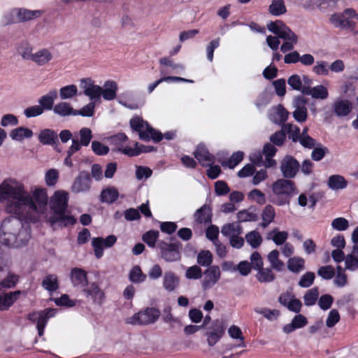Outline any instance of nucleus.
<instances>
[{
    "label": "nucleus",
    "mask_w": 358,
    "mask_h": 358,
    "mask_svg": "<svg viewBox=\"0 0 358 358\" xmlns=\"http://www.w3.org/2000/svg\"><path fill=\"white\" fill-rule=\"evenodd\" d=\"M78 94V88L75 85H69L62 87L59 90V97L61 99H69Z\"/></svg>",
    "instance_id": "53"
},
{
    "label": "nucleus",
    "mask_w": 358,
    "mask_h": 358,
    "mask_svg": "<svg viewBox=\"0 0 358 358\" xmlns=\"http://www.w3.org/2000/svg\"><path fill=\"white\" fill-rule=\"evenodd\" d=\"M313 149L311 158L313 160L316 162L322 160L329 152L328 148L323 146L320 143H318Z\"/></svg>",
    "instance_id": "57"
},
{
    "label": "nucleus",
    "mask_w": 358,
    "mask_h": 358,
    "mask_svg": "<svg viewBox=\"0 0 358 358\" xmlns=\"http://www.w3.org/2000/svg\"><path fill=\"white\" fill-rule=\"evenodd\" d=\"M352 103L346 99H338L332 105L333 112L338 117H347L352 113Z\"/></svg>",
    "instance_id": "23"
},
{
    "label": "nucleus",
    "mask_w": 358,
    "mask_h": 358,
    "mask_svg": "<svg viewBox=\"0 0 358 358\" xmlns=\"http://www.w3.org/2000/svg\"><path fill=\"white\" fill-rule=\"evenodd\" d=\"M129 124L131 129L138 132L140 139L144 141L152 140L158 143L163 137L166 140H172L176 136V132L173 131H167L162 135L161 132L151 127L146 121L138 116L132 117Z\"/></svg>",
    "instance_id": "5"
},
{
    "label": "nucleus",
    "mask_w": 358,
    "mask_h": 358,
    "mask_svg": "<svg viewBox=\"0 0 358 358\" xmlns=\"http://www.w3.org/2000/svg\"><path fill=\"white\" fill-rule=\"evenodd\" d=\"M160 315L159 311L154 308L146 309L135 313L126 319V323L132 325H147L155 322Z\"/></svg>",
    "instance_id": "9"
},
{
    "label": "nucleus",
    "mask_w": 358,
    "mask_h": 358,
    "mask_svg": "<svg viewBox=\"0 0 358 358\" xmlns=\"http://www.w3.org/2000/svg\"><path fill=\"white\" fill-rule=\"evenodd\" d=\"M38 138L43 145H53L58 141V135L53 129H44L40 131Z\"/></svg>",
    "instance_id": "30"
},
{
    "label": "nucleus",
    "mask_w": 358,
    "mask_h": 358,
    "mask_svg": "<svg viewBox=\"0 0 358 358\" xmlns=\"http://www.w3.org/2000/svg\"><path fill=\"white\" fill-rule=\"evenodd\" d=\"M42 286L50 292L56 291L58 287L57 277L55 275H48L43 279Z\"/></svg>",
    "instance_id": "49"
},
{
    "label": "nucleus",
    "mask_w": 358,
    "mask_h": 358,
    "mask_svg": "<svg viewBox=\"0 0 358 358\" xmlns=\"http://www.w3.org/2000/svg\"><path fill=\"white\" fill-rule=\"evenodd\" d=\"M117 242V237L115 235L108 236L106 238L97 237L92 240V245L94 252V255L97 259L103 255L104 248H109L113 246Z\"/></svg>",
    "instance_id": "17"
},
{
    "label": "nucleus",
    "mask_w": 358,
    "mask_h": 358,
    "mask_svg": "<svg viewBox=\"0 0 358 358\" xmlns=\"http://www.w3.org/2000/svg\"><path fill=\"white\" fill-rule=\"evenodd\" d=\"M92 179L88 172L81 171L75 178L72 185L71 191L73 193H85L91 187Z\"/></svg>",
    "instance_id": "18"
},
{
    "label": "nucleus",
    "mask_w": 358,
    "mask_h": 358,
    "mask_svg": "<svg viewBox=\"0 0 358 358\" xmlns=\"http://www.w3.org/2000/svg\"><path fill=\"white\" fill-rule=\"evenodd\" d=\"M194 156L202 166L212 165L215 161V156L209 152L203 144H200L197 146L194 152Z\"/></svg>",
    "instance_id": "25"
},
{
    "label": "nucleus",
    "mask_w": 358,
    "mask_h": 358,
    "mask_svg": "<svg viewBox=\"0 0 358 358\" xmlns=\"http://www.w3.org/2000/svg\"><path fill=\"white\" fill-rule=\"evenodd\" d=\"M271 190V201L279 206L289 204L290 199L298 194L294 182L287 178L277 180L272 184Z\"/></svg>",
    "instance_id": "6"
},
{
    "label": "nucleus",
    "mask_w": 358,
    "mask_h": 358,
    "mask_svg": "<svg viewBox=\"0 0 358 358\" xmlns=\"http://www.w3.org/2000/svg\"><path fill=\"white\" fill-rule=\"evenodd\" d=\"M29 194L17 180L8 178L0 184V203L8 213L21 215L23 206L30 202Z\"/></svg>",
    "instance_id": "1"
},
{
    "label": "nucleus",
    "mask_w": 358,
    "mask_h": 358,
    "mask_svg": "<svg viewBox=\"0 0 358 358\" xmlns=\"http://www.w3.org/2000/svg\"><path fill=\"white\" fill-rule=\"evenodd\" d=\"M30 202L23 206V213L21 216L24 219L35 222L41 214L44 213L48 204V194L45 188L36 189L33 196L29 194Z\"/></svg>",
    "instance_id": "4"
},
{
    "label": "nucleus",
    "mask_w": 358,
    "mask_h": 358,
    "mask_svg": "<svg viewBox=\"0 0 358 358\" xmlns=\"http://www.w3.org/2000/svg\"><path fill=\"white\" fill-rule=\"evenodd\" d=\"M57 98V91L56 90H50L48 94L42 96L38 99L39 106L43 108V110H53L54 101Z\"/></svg>",
    "instance_id": "35"
},
{
    "label": "nucleus",
    "mask_w": 358,
    "mask_h": 358,
    "mask_svg": "<svg viewBox=\"0 0 358 358\" xmlns=\"http://www.w3.org/2000/svg\"><path fill=\"white\" fill-rule=\"evenodd\" d=\"M179 278L172 271L165 272L163 278V287L167 292L174 291L179 285Z\"/></svg>",
    "instance_id": "33"
},
{
    "label": "nucleus",
    "mask_w": 358,
    "mask_h": 358,
    "mask_svg": "<svg viewBox=\"0 0 358 358\" xmlns=\"http://www.w3.org/2000/svg\"><path fill=\"white\" fill-rule=\"evenodd\" d=\"M313 71L317 76H328L329 73V63L324 60L317 61L313 67Z\"/></svg>",
    "instance_id": "58"
},
{
    "label": "nucleus",
    "mask_w": 358,
    "mask_h": 358,
    "mask_svg": "<svg viewBox=\"0 0 358 358\" xmlns=\"http://www.w3.org/2000/svg\"><path fill=\"white\" fill-rule=\"evenodd\" d=\"M213 262V255L209 250H201L197 255V263L204 267H210Z\"/></svg>",
    "instance_id": "55"
},
{
    "label": "nucleus",
    "mask_w": 358,
    "mask_h": 358,
    "mask_svg": "<svg viewBox=\"0 0 358 358\" xmlns=\"http://www.w3.org/2000/svg\"><path fill=\"white\" fill-rule=\"evenodd\" d=\"M327 184L332 190H338L345 189L348 182L343 176L333 175L329 178Z\"/></svg>",
    "instance_id": "43"
},
{
    "label": "nucleus",
    "mask_w": 358,
    "mask_h": 358,
    "mask_svg": "<svg viewBox=\"0 0 358 358\" xmlns=\"http://www.w3.org/2000/svg\"><path fill=\"white\" fill-rule=\"evenodd\" d=\"M80 139H72L71 145V152L79 151L82 146H87L92 138V131L87 127H83L79 131Z\"/></svg>",
    "instance_id": "21"
},
{
    "label": "nucleus",
    "mask_w": 358,
    "mask_h": 358,
    "mask_svg": "<svg viewBox=\"0 0 358 358\" xmlns=\"http://www.w3.org/2000/svg\"><path fill=\"white\" fill-rule=\"evenodd\" d=\"M21 291L10 292L0 294V310H8L19 298Z\"/></svg>",
    "instance_id": "29"
},
{
    "label": "nucleus",
    "mask_w": 358,
    "mask_h": 358,
    "mask_svg": "<svg viewBox=\"0 0 358 358\" xmlns=\"http://www.w3.org/2000/svg\"><path fill=\"white\" fill-rule=\"evenodd\" d=\"M303 94L311 96L313 98L317 99H325L329 96L327 89L322 85H317L314 87H310V86L306 87L303 90Z\"/></svg>",
    "instance_id": "31"
},
{
    "label": "nucleus",
    "mask_w": 358,
    "mask_h": 358,
    "mask_svg": "<svg viewBox=\"0 0 358 358\" xmlns=\"http://www.w3.org/2000/svg\"><path fill=\"white\" fill-rule=\"evenodd\" d=\"M159 64L166 67L160 69V73L162 75L169 73V71L166 67H169L173 71L178 73L185 70V66L182 64H176L172 59L167 57H162L159 59Z\"/></svg>",
    "instance_id": "37"
},
{
    "label": "nucleus",
    "mask_w": 358,
    "mask_h": 358,
    "mask_svg": "<svg viewBox=\"0 0 358 358\" xmlns=\"http://www.w3.org/2000/svg\"><path fill=\"white\" fill-rule=\"evenodd\" d=\"M358 21V13L353 8H346L343 12L335 13L330 15L329 22L336 28L355 30Z\"/></svg>",
    "instance_id": "7"
},
{
    "label": "nucleus",
    "mask_w": 358,
    "mask_h": 358,
    "mask_svg": "<svg viewBox=\"0 0 358 358\" xmlns=\"http://www.w3.org/2000/svg\"><path fill=\"white\" fill-rule=\"evenodd\" d=\"M289 112L280 104L273 106L269 113V119L275 124L282 126L285 124Z\"/></svg>",
    "instance_id": "27"
},
{
    "label": "nucleus",
    "mask_w": 358,
    "mask_h": 358,
    "mask_svg": "<svg viewBox=\"0 0 358 358\" xmlns=\"http://www.w3.org/2000/svg\"><path fill=\"white\" fill-rule=\"evenodd\" d=\"M288 233L285 231H279L275 228L267 234L266 238L272 240L276 245H282L286 243L288 238Z\"/></svg>",
    "instance_id": "41"
},
{
    "label": "nucleus",
    "mask_w": 358,
    "mask_h": 358,
    "mask_svg": "<svg viewBox=\"0 0 358 358\" xmlns=\"http://www.w3.org/2000/svg\"><path fill=\"white\" fill-rule=\"evenodd\" d=\"M221 233L223 236L229 238L236 235H241L243 234V228L238 222L228 223L222 227Z\"/></svg>",
    "instance_id": "38"
},
{
    "label": "nucleus",
    "mask_w": 358,
    "mask_h": 358,
    "mask_svg": "<svg viewBox=\"0 0 358 358\" xmlns=\"http://www.w3.org/2000/svg\"><path fill=\"white\" fill-rule=\"evenodd\" d=\"M300 169L299 162L290 155L285 156L281 161L280 171L285 178H294Z\"/></svg>",
    "instance_id": "16"
},
{
    "label": "nucleus",
    "mask_w": 358,
    "mask_h": 358,
    "mask_svg": "<svg viewBox=\"0 0 358 358\" xmlns=\"http://www.w3.org/2000/svg\"><path fill=\"white\" fill-rule=\"evenodd\" d=\"M331 226L334 230L343 231L348 229L349 222L344 217H337L332 220Z\"/></svg>",
    "instance_id": "64"
},
{
    "label": "nucleus",
    "mask_w": 358,
    "mask_h": 358,
    "mask_svg": "<svg viewBox=\"0 0 358 358\" xmlns=\"http://www.w3.org/2000/svg\"><path fill=\"white\" fill-rule=\"evenodd\" d=\"M267 29L269 31L277 36L270 35L266 37V43L273 51H276L279 48V38L284 41L280 46V51L282 53L292 50L298 43V36L282 20H277L274 22H268L267 24Z\"/></svg>",
    "instance_id": "3"
},
{
    "label": "nucleus",
    "mask_w": 358,
    "mask_h": 358,
    "mask_svg": "<svg viewBox=\"0 0 358 358\" xmlns=\"http://www.w3.org/2000/svg\"><path fill=\"white\" fill-rule=\"evenodd\" d=\"M80 88L83 94L89 97L91 102L96 103L101 101L102 87L95 85L94 81L90 78H82L80 80Z\"/></svg>",
    "instance_id": "13"
},
{
    "label": "nucleus",
    "mask_w": 358,
    "mask_h": 358,
    "mask_svg": "<svg viewBox=\"0 0 358 358\" xmlns=\"http://www.w3.org/2000/svg\"><path fill=\"white\" fill-rule=\"evenodd\" d=\"M282 130L285 131V134L287 133L289 135V138L293 142H298L300 136V129L291 124H285L282 125Z\"/></svg>",
    "instance_id": "54"
},
{
    "label": "nucleus",
    "mask_w": 358,
    "mask_h": 358,
    "mask_svg": "<svg viewBox=\"0 0 358 358\" xmlns=\"http://www.w3.org/2000/svg\"><path fill=\"white\" fill-rule=\"evenodd\" d=\"M221 277L220 267L213 265L203 272V278L201 280V287L204 291L209 290L217 283Z\"/></svg>",
    "instance_id": "15"
},
{
    "label": "nucleus",
    "mask_w": 358,
    "mask_h": 358,
    "mask_svg": "<svg viewBox=\"0 0 358 358\" xmlns=\"http://www.w3.org/2000/svg\"><path fill=\"white\" fill-rule=\"evenodd\" d=\"M194 224L209 225L212 222V208L210 205L203 204L194 213Z\"/></svg>",
    "instance_id": "24"
},
{
    "label": "nucleus",
    "mask_w": 358,
    "mask_h": 358,
    "mask_svg": "<svg viewBox=\"0 0 358 358\" xmlns=\"http://www.w3.org/2000/svg\"><path fill=\"white\" fill-rule=\"evenodd\" d=\"M53 112L62 117L74 116L75 110L71 107L70 103L67 102H59L54 106Z\"/></svg>",
    "instance_id": "44"
},
{
    "label": "nucleus",
    "mask_w": 358,
    "mask_h": 358,
    "mask_svg": "<svg viewBox=\"0 0 358 358\" xmlns=\"http://www.w3.org/2000/svg\"><path fill=\"white\" fill-rule=\"evenodd\" d=\"M95 103L90 102L80 110H75L74 116L81 115L83 117H92L94 115Z\"/></svg>",
    "instance_id": "62"
},
{
    "label": "nucleus",
    "mask_w": 358,
    "mask_h": 358,
    "mask_svg": "<svg viewBox=\"0 0 358 358\" xmlns=\"http://www.w3.org/2000/svg\"><path fill=\"white\" fill-rule=\"evenodd\" d=\"M119 193L115 188H106L101 192V200L102 202L112 203L117 199Z\"/></svg>",
    "instance_id": "48"
},
{
    "label": "nucleus",
    "mask_w": 358,
    "mask_h": 358,
    "mask_svg": "<svg viewBox=\"0 0 358 358\" xmlns=\"http://www.w3.org/2000/svg\"><path fill=\"white\" fill-rule=\"evenodd\" d=\"M317 274L324 280H331L334 277L336 271L332 266H323L318 268Z\"/></svg>",
    "instance_id": "61"
},
{
    "label": "nucleus",
    "mask_w": 358,
    "mask_h": 358,
    "mask_svg": "<svg viewBox=\"0 0 358 358\" xmlns=\"http://www.w3.org/2000/svg\"><path fill=\"white\" fill-rule=\"evenodd\" d=\"M117 90L116 82L106 80L102 87L101 96L104 100L112 101L116 98Z\"/></svg>",
    "instance_id": "32"
},
{
    "label": "nucleus",
    "mask_w": 358,
    "mask_h": 358,
    "mask_svg": "<svg viewBox=\"0 0 358 358\" xmlns=\"http://www.w3.org/2000/svg\"><path fill=\"white\" fill-rule=\"evenodd\" d=\"M315 278V273L313 272L308 271L301 275L298 284L301 287L308 288L313 284Z\"/></svg>",
    "instance_id": "63"
},
{
    "label": "nucleus",
    "mask_w": 358,
    "mask_h": 358,
    "mask_svg": "<svg viewBox=\"0 0 358 358\" xmlns=\"http://www.w3.org/2000/svg\"><path fill=\"white\" fill-rule=\"evenodd\" d=\"M59 179V172L55 169H50L48 170L45 174V184L48 187L55 186Z\"/></svg>",
    "instance_id": "60"
},
{
    "label": "nucleus",
    "mask_w": 358,
    "mask_h": 358,
    "mask_svg": "<svg viewBox=\"0 0 358 358\" xmlns=\"http://www.w3.org/2000/svg\"><path fill=\"white\" fill-rule=\"evenodd\" d=\"M53 59V55L50 50L48 48H41L33 52L31 62L38 66H45Z\"/></svg>",
    "instance_id": "28"
},
{
    "label": "nucleus",
    "mask_w": 358,
    "mask_h": 358,
    "mask_svg": "<svg viewBox=\"0 0 358 358\" xmlns=\"http://www.w3.org/2000/svg\"><path fill=\"white\" fill-rule=\"evenodd\" d=\"M287 83L292 90L300 91L302 93L303 90L306 87L303 85L301 76L297 74L291 76L288 78Z\"/></svg>",
    "instance_id": "59"
},
{
    "label": "nucleus",
    "mask_w": 358,
    "mask_h": 358,
    "mask_svg": "<svg viewBox=\"0 0 358 358\" xmlns=\"http://www.w3.org/2000/svg\"><path fill=\"white\" fill-rule=\"evenodd\" d=\"M32 136V130L24 127L15 128L10 133V138L16 141H22L24 138H30Z\"/></svg>",
    "instance_id": "40"
},
{
    "label": "nucleus",
    "mask_w": 358,
    "mask_h": 358,
    "mask_svg": "<svg viewBox=\"0 0 358 358\" xmlns=\"http://www.w3.org/2000/svg\"><path fill=\"white\" fill-rule=\"evenodd\" d=\"M43 11L41 10H31L25 8H15L4 15L3 23L9 24L15 22V17L19 22H26L38 18L41 16Z\"/></svg>",
    "instance_id": "12"
},
{
    "label": "nucleus",
    "mask_w": 358,
    "mask_h": 358,
    "mask_svg": "<svg viewBox=\"0 0 358 358\" xmlns=\"http://www.w3.org/2000/svg\"><path fill=\"white\" fill-rule=\"evenodd\" d=\"M319 297V289L315 287L308 289L303 296L304 304L311 306L315 304Z\"/></svg>",
    "instance_id": "52"
},
{
    "label": "nucleus",
    "mask_w": 358,
    "mask_h": 358,
    "mask_svg": "<svg viewBox=\"0 0 358 358\" xmlns=\"http://www.w3.org/2000/svg\"><path fill=\"white\" fill-rule=\"evenodd\" d=\"M57 313L55 308H46L41 311H34L27 315V320L32 323L36 324V329L39 336H42L44 334L45 327L48 320L55 317Z\"/></svg>",
    "instance_id": "10"
},
{
    "label": "nucleus",
    "mask_w": 358,
    "mask_h": 358,
    "mask_svg": "<svg viewBox=\"0 0 358 358\" xmlns=\"http://www.w3.org/2000/svg\"><path fill=\"white\" fill-rule=\"evenodd\" d=\"M128 141V137L124 133H118L110 137V143L114 145L117 150L121 153L129 156H138L140 153L148 152V150H141L138 147V143H135V147L131 148L126 145Z\"/></svg>",
    "instance_id": "11"
},
{
    "label": "nucleus",
    "mask_w": 358,
    "mask_h": 358,
    "mask_svg": "<svg viewBox=\"0 0 358 358\" xmlns=\"http://www.w3.org/2000/svg\"><path fill=\"white\" fill-rule=\"evenodd\" d=\"M306 103V99L302 96H299L294 99L293 106L295 110L293 112V117L298 122H303L307 119Z\"/></svg>",
    "instance_id": "22"
},
{
    "label": "nucleus",
    "mask_w": 358,
    "mask_h": 358,
    "mask_svg": "<svg viewBox=\"0 0 358 358\" xmlns=\"http://www.w3.org/2000/svg\"><path fill=\"white\" fill-rule=\"evenodd\" d=\"M268 261L269 262L272 268L281 271L285 268V264L279 259V252L277 250L271 251L267 255Z\"/></svg>",
    "instance_id": "45"
},
{
    "label": "nucleus",
    "mask_w": 358,
    "mask_h": 358,
    "mask_svg": "<svg viewBox=\"0 0 358 358\" xmlns=\"http://www.w3.org/2000/svg\"><path fill=\"white\" fill-rule=\"evenodd\" d=\"M17 53L22 59L30 61L33 55V46L27 41H22L15 45Z\"/></svg>",
    "instance_id": "34"
},
{
    "label": "nucleus",
    "mask_w": 358,
    "mask_h": 358,
    "mask_svg": "<svg viewBox=\"0 0 358 358\" xmlns=\"http://www.w3.org/2000/svg\"><path fill=\"white\" fill-rule=\"evenodd\" d=\"M146 279V275L144 274L139 266L136 265L132 267L129 273V280L136 284L143 282Z\"/></svg>",
    "instance_id": "46"
},
{
    "label": "nucleus",
    "mask_w": 358,
    "mask_h": 358,
    "mask_svg": "<svg viewBox=\"0 0 358 358\" xmlns=\"http://www.w3.org/2000/svg\"><path fill=\"white\" fill-rule=\"evenodd\" d=\"M83 292L85 298L94 305L101 306L105 301V293L96 282L89 283Z\"/></svg>",
    "instance_id": "14"
},
{
    "label": "nucleus",
    "mask_w": 358,
    "mask_h": 358,
    "mask_svg": "<svg viewBox=\"0 0 358 358\" xmlns=\"http://www.w3.org/2000/svg\"><path fill=\"white\" fill-rule=\"evenodd\" d=\"M49 222L51 227L56 229L73 225L76 220L73 216L66 214V211H56L50 217Z\"/></svg>",
    "instance_id": "19"
},
{
    "label": "nucleus",
    "mask_w": 358,
    "mask_h": 358,
    "mask_svg": "<svg viewBox=\"0 0 358 358\" xmlns=\"http://www.w3.org/2000/svg\"><path fill=\"white\" fill-rule=\"evenodd\" d=\"M268 13L275 17L282 15L287 13L284 0H271L268 8Z\"/></svg>",
    "instance_id": "39"
},
{
    "label": "nucleus",
    "mask_w": 358,
    "mask_h": 358,
    "mask_svg": "<svg viewBox=\"0 0 358 358\" xmlns=\"http://www.w3.org/2000/svg\"><path fill=\"white\" fill-rule=\"evenodd\" d=\"M245 241L252 248L255 249L262 244V238L257 231L254 230L245 235Z\"/></svg>",
    "instance_id": "50"
},
{
    "label": "nucleus",
    "mask_w": 358,
    "mask_h": 358,
    "mask_svg": "<svg viewBox=\"0 0 358 358\" xmlns=\"http://www.w3.org/2000/svg\"><path fill=\"white\" fill-rule=\"evenodd\" d=\"M69 194L65 191H56L50 201V206L52 212L66 211L68 204Z\"/></svg>",
    "instance_id": "20"
},
{
    "label": "nucleus",
    "mask_w": 358,
    "mask_h": 358,
    "mask_svg": "<svg viewBox=\"0 0 358 358\" xmlns=\"http://www.w3.org/2000/svg\"><path fill=\"white\" fill-rule=\"evenodd\" d=\"M228 334L231 338L240 341V343L238 344L237 345L238 347H245V343L244 342V338L243 336L242 331L236 325H232L229 328Z\"/></svg>",
    "instance_id": "56"
},
{
    "label": "nucleus",
    "mask_w": 358,
    "mask_h": 358,
    "mask_svg": "<svg viewBox=\"0 0 358 358\" xmlns=\"http://www.w3.org/2000/svg\"><path fill=\"white\" fill-rule=\"evenodd\" d=\"M256 278L259 282L265 283L271 282L275 278V274L272 271L271 268L264 267L257 271Z\"/></svg>",
    "instance_id": "47"
},
{
    "label": "nucleus",
    "mask_w": 358,
    "mask_h": 358,
    "mask_svg": "<svg viewBox=\"0 0 358 358\" xmlns=\"http://www.w3.org/2000/svg\"><path fill=\"white\" fill-rule=\"evenodd\" d=\"M238 222H255L258 220V213L254 206L248 209L240 210L237 213Z\"/></svg>",
    "instance_id": "36"
},
{
    "label": "nucleus",
    "mask_w": 358,
    "mask_h": 358,
    "mask_svg": "<svg viewBox=\"0 0 358 358\" xmlns=\"http://www.w3.org/2000/svg\"><path fill=\"white\" fill-rule=\"evenodd\" d=\"M159 233L156 230H150L143 235V241L152 248H157V241L159 238Z\"/></svg>",
    "instance_id": "51"
},
{
    "label": "nucleus",
    "mask_w": 358,
    "mask_h": 358,
    "mask_svg": "<svg viewBox=\"0 0 358 358\" xmlns=\"http://www.w3.org/2000/svg\"><path fill=\"white\" fill-rule=\"evenodd\" d=\"M30 227L27 222L14 216L6 218L0 229V242L8 247L18 248L30 238Z\"/></svg>",
    "instance_id": "2"
},
{
    "label": "nucleus",
    "mask_w": 358,
    "mask_h": 358,
    "mask_svg": "<svg viewBox=\"0 0 358 358\" xmlns=\"http://www.w3.org/2000/svg\"><path fill=\"white\" fill-rule=\"evenodd\" d=\"M167 243L164 241H157V248L159 251V256L166 262H177L180 259L181 243L178 241Z\"/></svg>",
    "instance_id": "8"
},
{
    "label": "nucleus",
    "mask_w": 358,
    "mask_h": 358,
    "mask_svg": "<svg viewBox=\"0 0 358 358\" xmlns=\"http://www.w3.org/2000/svg\"><path fill=\"white\" fill-rule=\"evenodd\" d=\"M70 279L74 287L82 289V290L89 284L86 271L80 268L71 269Z\"/></svg>",
    "instance_id": "26"
},
{
    "label": "nucleus",
    "mask_w": 358,
    "mask_h": 358,
    "mask_svg": "<svg viewBox=\"0 0 358 358\" xmlns=\"http://www.w3.org/2000/svg\"><path fill=\"white\" fill-rule=\"evenodd\" d=\"M287 268L292 273H300L305 268L304 259L301 257H290L287 261Z\"/></svg>",
    "instance_id": "42"
}]
</instances>
